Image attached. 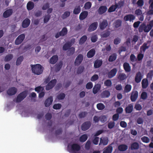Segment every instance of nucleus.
<instances>
[{
  "label": "nucleus",
  "mask_w": 153,
  "mask_h": 153,
  "mask_svg": "<svg viewBox=\"0 0 153 153\" xmlns=\"http://www.w3.org/2000/svg\"><path fill=\"white\" fill-rule=\"evenodd\" d=\"M123 68L126 72H129L131 70V68L128 63L125 62L123 64Z\"/></svg>",
  "instance_id": "obj_26"
},
{
  "label": "nucleus",
  "mask_w": 153,
  "mask_h": 153,
  "mask_svg": "<svg viewBox=\"0 0 153 153\" xmlns=\"http://www.w3.org/2000/svg\"><path fill=\"white\" fill-rule=\"evenodd\" d=\"M98 23L97 22L91 24L88 28V31L89 32L93 31L95 30L97 27Z\"/></svg>",
  "instance_id": "obj_15"
},
{
  "label": "nucleus",
  "mask_w": 153,
  "mask_h": 153,
  "mask_svg": "<svg viewBox=\"0 0 153 153\" xmlns=\"http://www.w3.org/2000/svg\"><path fill=\"white\" fill-rule=\"evenodd\" d=\"M140 97L143 100L146 99L147 97V93L146 92H143L141 94Z\"/></svg>",
  "instance_id": "obj_61"
},
{
  "label": "nucleus",
  "mask_w": 153,
  "mask_h": 153,
  "mask_svg": "<svg viewBox=\"0 0 153 153\" xmlns=\"http://www.w3.org/2000/svg\"><path fill=\"white\" fill-rule=\"evenodd\" d=\"M104 84L105 86L109 87L111 85L112 82L110 80L108 79L105 81L104 82Z\"/></svg>",
  "instance_id": "obj_54"
},
{
  "label": "nucleus",
  "mask_w": 153,
  "mask_h": 153,
  "mask_svg": "<svg viewBox=\"0 0 153 153\" xmlns=\"http://www.w3.org/2000/svg\"><path fill=\"white\" fill-rule=\"evenodd\" d=\"M27 92L26 91H24L20 93L17 96L16 101L17 102H20L27 96Z\"/></svg>",
  "instance_id": "obj_4"
},
{
  "label": "nucleus",
  "mask_w": 153,
  "mask_h": 153,
  "mask_svg": "<svg viewBox=\"0 0 153 153\" xmlns=\"http://www.w3.org/2000/svg\"><path fill=\"white\" fill-rule=\"evenodd\" d=\"M108 140L107 138H103L102 139L101 137L100 138V141L99 145H100L102 144L103 145H106L108 144Z\"/></svg>",
  "instance_id": "obj_27"
},
{
  "label": "nucleus",
  "mask_w": 153,
  "mask_h": 153,
  "mask_svg": "<svg viewBox=\"0 0 153 153\" xmlns=\"http://www.w3.org/2000/svg\"><path fill=\"white\" fill-rule=\"evenodd\" d=\"M135 16L132 14H129L125 16L124 17V20L126 21H129L133 22L135 19Z\"/></svg>",
  "instance_id": "obj_9"
},
{
  "label": "nucleus",
  "mask_w": 153,
  "mask_h": 153,
  "mask_svg": "<svg viewBox=\"0 0 153 153\" xmlns=\"http://www.w3.org/2000/svg\"><path fill=\"white\" fill-rule=\"evenodd\" d=\"M121 21L120 20L118 19L114 22V25L116 27H118L121 26Z\"/></svg>",
  "instance_id": "obj_56"
},
{
  "label": "nucleus",
  "mask_w": 153,
  "mask_h": 153,
  "mask_svg": "<svg viewBox=\"0 0 153 153\" xmlns=\"http://www.w3.org/2000/svg\"><path fill=\"white\" fill-rule=\"evenodd\" d=\"M112 150V147L109 145L104 149L103 153H111Z\"/></svg>",
  "instance_id": "obj_30"
},
{
  "label": "nucleus",
  "mask_w": 153,
  "mask_h": 153,
  "mask_svg": "<svg viewBox=\"0 0 153 153\" xmlns=\"http://www.w3.org/2000/svg\"><path fill=\"white\" fill-rule=\"evenodd\" d=\"M142 88L143 89L146 88L149 85L148 80L146 79H143L141 82Z\"/></svg>",
  "instance_id": "obj_25"
},
{
  "label": "nucleus",
  "mask_w": 153,
  "mask_h": 153,
  "mask_svg": "<svg viewBox=\"0 0 153 153\" xmlns=\"http://www.w3.org/2000/svg\"><path fill=\"white\" fill-rule=\"evenodd\" d=\"M107 8L106 6H101L98 9V12L100 14H102L107 11Z\"/></svg>",
  "instance_id": "obj_28"
},
{
  "label": "nucleus",
  "mask_w": 153,
  "mask_h": 153,
  "mask_svg": "<svg viewBox=\"0 0 153 153\" xmlns=\"http://www.w3.org/2000/svg\"><path fill=\"white\" fill-rule=\"evenodd\" d=\"M100 89V86L97 84L95 85L93 89V92L94 94H96Z\"/></svg>",
  "instance_id": "obj_35"
},
{
  "label": "nucleus",
  "mask_w": 153,
  "mask_h": 153,
  "mask_svg": "<svg viewBox=\"0 0 153 153\" xmlns=\"http://www.w3.org/2000/svg\"><path fill=\"white\" fill-rule=\"evenodd\" d=\"M110 34V32L109 31H105L104 33L101 35V36L103 38H106Z\"/></svg>",
  "instance_id": "obj_55"
},
{
  "label": "nucleus",
  "mask_w": 153,
  "mask_h": 153,
  "mask_svg": "<svg viewBox=\"0 0 153 153\" xmlns=\"http://www.w3.org/2000/svg\"><path fill=\"white\" fill-rule=\"evenodd\" d=\"M87 39V36L86 35H84L82 36L79 40V44L80 45L83 44L86 41Z\"/></svg>",
  "instance_id": "obj_40"
},
{
  "label": "nucleus",
  "mask_w": 153,
  "mask_h": 153,
  "mask_svg": "<svg viewBox=\"0 0 153 153\" xmlns=\"http://www.w3.org/2000/svg\"><path fill=\"white\" fill-rule=\"evenodd\" d=\"M95 54V51L94 49H92L90 50L87 53V57L88 58H91L93 57Z\"/></svg>",
  "instance_id": "obj_22"
},
{
  "label": "nucleus",
  "mask_w": 153,
  "mask_h": 153,
  "mask_svg": "<svg viewBox=\"0 0 153 153\" xmlns=\"http://www.w3.org/2000/svg\"><path fill=\"white\" fill-rule=\"evenodd\" d=\"M81 11V8L80 6L75 7L73 11V13L75 14L79 13Z\"/></svg>",
  "instance_id": "obj_46"
},
{
  "label": "nucleus",
  "mask_w": 153,
  "mask_h": 153,
  "mask_svg": "<svg viewBox=\"0 0 153 153\" xmlns=\"http://www.w3.org/2000/svg\"><path fill=\"white\" fill-rule=\"evenodd\" d=\"M17 91V89L14 87L10 88L7 91V94L9 96H12L15 94Z\"/></svg>",
  "instance_id": "obj_12"
},
{
  "label": "nucleus",
  "mask_w": 153,
  "mask_h": 153,
  "mask_svg": "<svg viewBox=\"0 0 153 153\" xmlns=\"http://www.w3.org/2000/svg\"><path fill=\"white\" fill-rule=\"evenodd\" d=\"M63 63L62 61H60L58 64H56L55 66V70L56 71H59L62 67Z\"/></svg>",
  "instance_id": "obj_38"
},
{
  "label": "nucleus",
  "mask_w": 153,
  "mask_h": 153,
  "mask_svg": "<svg viewBox=\"0 0 153 153\" xmlns=\"http://www.w3.org/2000/svg\"><path fill=\"white\" fill-rule=\"evenodd\" d=\"M62 107V105L61 104L58 103L54 104L53 107V109L57 110L60 109Z\"/></svg>",
  "instance_id": "obj_59"
},
{
  "label": "nucleus",
  "mask_w": 153,
  "mask_h": 153,
  "mask_svg": "<svg viewBox=\"0 0 153 153\" xmlns=\"http://www.w3.org/2000/svg\"><path fill=\"white\" fill-rule=\"evenodd\" d=\"M88 114V112L86 111L82 112L79 114V117L80 118L85 117Z\"/></svg>",
  "instance_id": "obj_57"
},
{
  "label": "nucleus",
  "mask_w": 153,
  "mask_h": 153,
  "mask_svg": "<svg viewBox=\"0 0 153 153\" xmlns=\"http://www.w3.org/2000/svg\"><path fill=\"white\" fill-rule=\"evenodd\" d=\"M50 7V4L48 3H47L44 4L42 7V9L43 10H45L48 8Z\"/></svg>",
  "instance_id": "obj_63"
},
{
  "label": "nucleus",
  "mask_w": 153,
  "mask_h": 153,
  "mask_svg": "<svg viewBox=\"0 0 153 153\" xmlns=\"http://www.w3.org/2000/svg\"><path fill=\"white\" fill-rule=\"evenodd\" d=\"M72 46L71 42H68L65 43L63 46L62 48L64 51H66L70 48Z\"/></svg>",
  "instance_id": "obj_36"
},
{
  "label": "nucleus",
  "mask_w": 153,
  "mask_h": 153,
  "mask_svg": "<svg viewBox=\"0 0 153 153\" xmlns=\"http://www.w3.org/2000/svg\"><path fill=\"white\" fill-rule=\"evenodd\" d=\"M23 59V57L22 56H20L17 59L16 62V65H20Z\"/></svg>",
  "instance_id": "obj_48"
},
{
  "label": "nucleus",
  "mask_w": 153,
  "mask_h": 153,
  "mask_svg": "<svg viewBox=\"0 0 153 153\" xmlns=\"http://www.w3.org/2000/svg\"><path fill=\"white\" fill-rule=\"evenodd\" d=\"M97 107L99 110H102L105 108V106L102 103H99L97 104Z\"/></svg>",
  "instance_id": "obj_51"
},
{
  "label": "nucleus",
  "mask_w": 153,
  "mask_h": 153,
  "mask_svg": "<svg viewBox=\"0 0 153 153\" xmlns=\"http://www.w3.org/2000/svg\"><path fill=\"white\" fill-rule=\"evenodd\" d=\"M127 78L126 75L124 73H120L118 77V78L120 80H123Z\"/></svg>",
  "instance_id": "obj_43"
},
{
  "label": "nucleus",
  "mask_w": 153,
  "mask_h": 153,
  "mask_svg": "<svg viewBox=\"0 0 153 153\" xmlns=\"http://www.w3.org/2000/svg\"><path fill=\"white\" fill-rule=\"evenodd\" d=\"M53 99V97L51 96L47 99L45 102V107H48L52 103Z\"/></svg>",
  "instance_id": "obj_18"
},
{
  "label": "nucleus",
  "mask_w": 153,
  "mask_h": 153,
  "mask_svg": "<svg viewBox=\"0 0 153 153\" xmlns=\"http://www.w3.org/2000/svg\"><path fill=\"white\" fill-rule=\"evenodd\" d=\"M92 4L90 2H86L84 5V7L85 10H88L90 9L91 6Z\"/></svg>",
  "instance_id": "obj_49"
},
{
  "label": "nucleus",
  "mask_w": 153,
  "mask_h": 153,
  "mask_svg": "<svg viewBox=\"0 0 153 153\" xmlns=\"http://www.w3.org/2000/svg\"><path fill=\"white\" fill-rule=\"evenodd\" d=\"M153 27V20L150 21L149 24L147 25L143 23L141 24L139 28V31L140 32H142L143 31L145 32L148 33L149 32Z\"/></svg>",
  "instance_id": "obj_1"
},
{
  "label": "nucleus",
  "mask_w": 153,
  "mask_h": 153,
  "mask_svg": "<svg viewBox=\"0 0 153 153\" xmlns=\"http://www.w3.org/2000/svg\"><path fill=\"white\" fill-rule=\"evenodd\" d=\"M93 84L91 82H89L87 83L86 88L88 89H90L92 88Z\"/></svg>",
  "instance_id": "obj_60"
},
{
  "label": "nucleus",
  "mask_w": 153,
  "mask_h": 153,
  "mask_svg": "<svg viewBox=\"0 0 153 153\" xmlns=\"http://www.w3.org/2000/svg\"><path fill=\"white\" fill-rule=\"evenodd\" d=\"M85 68L83 66H79L77 69V73L78 74H81L84 70Z\"/></svg>",
  "instance_id": "obj_47"
},
{
  "label": "nucleus",
  "mask_w": 153,
  "mask_h": 153,
  "mask_svg": "<svg viewBox=\"0 0 153 153\" xmlns=\"http://www.w3.org/2000/svg\"><path fill=\"white\" fill-rule=\"evenodd\" d=\"M128 146L125 144H121L118 146V149L120 151H125L127 149Z\"/></svg>",
  "instance_id": "obj_32"
},
{
  "label": "nucleus",
  "mask_w": 153,
  "mask_h": 153,
  "mask_svg": "<svg viewBox=\"0 0 153 153\" xmlns=\"http://www.w3.org/2000/svg\"><path fill=\"white\" fill-rule=\"evenodd\" d=\"M75 52V48L72 47L69 49L68 50L67 52V54L68 56H70L72 55Z\"/></svg>",
  "instance_id": "obj_39"
},
{
  "label": "nucleus",
  "mask_w": 153,
  "mask_h": 153,
  "mask_svg": "<svg viewBox=\"0 0 153 153\" xmlns=\"http://www.w3.org/2000/svg\"><path fill=\"white\" fill-rule=\"evenodd\" d=\"M31 67L33 73L34 74L39 75L43 72V68L42 66L39 64L36 65H31Z\"/></svg>",
  "instance_id": "obj_2"
},
{
  "label": "nucleus",
  "mask_w": 153,
  "mask_h": 153,
  "mask_svg": "<svg viewBox=\"0 0 153 153\" xmlns=\"http://www.w3.org/2000/svg\"><path fill=\"white\" fill-rule=\"evenodd\" d=\"M102 63V62L101 60L97 59L95 61L94 67L95 68H99L101 66Z\"/></svg>",
  "instance_id": "obj_24"
},
{
  "label": "nucleus",
  "mask_w": 153,
  "mask_h": 153,
  "mask_svg": "<svg viewBox=\"0 0 153 153\" xmlns=\"http://www.w3.org/2000/svg\"><path fill=\"white\" fill-rule=\"evenodd\" d=\"M34 6V3L31 1H29L27 4V8L28 10H30L33 9Z\"/></svg>",
  "instance_id": "obj_31"
},
{
  "label": "nucleus",
  "mask_w": 153,
  "mask_h": 153,
  "mask_svg": "<svg viewBox=\"0 0 153 153\" xmlns=\"http://www.w3.org/2000/svg\"><path fill=\"white\" fill-rule=\"evenodd\" d=\"M13 13V10L9 9L6 10L3 13V17L4 18H7L11 15Z\"/></svg>",
  "instance_id": "obj_11"
},
{
  "label": "nucleus",
  "mask_w": 153,
  "mask_h": 153,
  "mask_svg": "<svg viewBox=\"0 0 153 153\" xmlns=\"http://www.w3.org/2000/svg\"><path fill=\"white\" fill-rule=\"evenodd\" d=\"M56 83V80L55 79L52 80L46 86V89L47 90H49L53 88L55 85Z\"/></svg>",
  "instance_id": "obj_6"
},
{
  "label": "nucleus",
  "mask_w": 153,
  "mask_h": 153,
  "mask_svg": "<svg viewBox=\"0 0 153 153\" xmlns=\"http://www.w3.org/2000/svg\"><path fill=\"white\" fill-rule=\"evenodd\" d=\"M58 59V57L57 55H54L50 59V62L51 64H55L57 62Z\"/></svg>",
  "instance_id": "obj_29"
},
{
  "label": "nucleus",
  "mask_w": 153,
  "mask_h": 153,
  "mask_svg": "<svg viewBox=\"0 0 153 153\" xmlns=\"http://www.w3.org/2000/svg\"><path fill=\"white\" fill-rule=\"evenodd\" d=\"M70 146L71 149L69 151L70 153H78L81 149L80 145L76 143H73Z\"/></svg>",
  "instance_id": "obj_3"
},
{
  "label": "nucleus",
  "mask_w": 153,
  "mask_h": 153,
  "mask_svg": "<svg viewBox=\"0 0 153 153\" xmlns=\"http://www.w3.org/2000/svg\"><path fill=\"white\" fill-rule=\"evenodd\" d=\"M30 21L29 19L27 18H26L22 22V27L24 28L27 27L30 25Z\"/></svg>",
  "instance_id": "obj_17"
},
{
  "label": "nucleus",
  "mask_w": 153,
  "mask_h": 153,
  "mask_svg": "<svg viewBox=\"0 0 153 153\" xmlns=\"http://www.w3.org/2000/svg\"><path fill=\"white\" fill-rule=\"evenodd\" d=\"M108 25L107 21L106 19H104L100 23L99 27L101 30H103L105 28L108 26Z\"/></svg>",
  "instance_id": "obj_14"
},
{
  "label": "nucleus",
  "mask_w": 153,
  "mask_h": 153,
  "mask_svg": "<svg viewBox=\"0 0 153 153\" xmlns=\"http://www.w3.org/2000/svg\"><path fill=\"white\" fill-rule=\"evenodd\" d=\"M88 14V12L86 11L82 12L79 16V19L81 20L84 19L87 16Z\"/></svg>",
  "instance_id": "obj_20"
},
{
  "label": "nucleus",
  "mask_w": 153,
  "mask_h": 153,
  "mask_svg": "<svg viewBox=\"0 0 153 153\" xmlns=\"http://www.w3.org/2000/svg\"><path fill=\"white\" fill-rule=\"evenodd\" d=\"M60 35L62 36H64L66 35L68 33V30L67 28L66 27H63L61 31L59 32Z\"/></svg>",
  "instance_id": "obj_34"
},
{
  "label": "nucleus",
  "mask_w": 153,
  "mask_h": 153,
  "mask_svg": "<svg viewBox=\"0 0 153 153\" xmlns=\"http://www.w3.org/2000/svg\"><path fill=\"white\" fill-rule=\"evenodd\" d=\"M117 73V69L114 68L111 70L108 74V76L109 78H111L116 75Z\"/></svg>",
  "instance_id": "obj_13"
},
{
  "label": "nucleus",
  "mask_w": 153,
  "mask_h": 153,
  "mask_svg": "<svg viewBox=\"0 0 153 153\" xmlns=\"http://www.w3.org/2000/svg\"><path fill=\"white\" fill-rule=\"evenodd\" d=\"M133 110V105L132 104H128L125 108L126 113L130 114L132 112Z\"/></svg>",
  "instance_id": "obj_21"
},
{
  "label": "nucleus",
  "mask_w": 153,
  "mask_h": 153,
  "mask_svg": "<svg viewBox=\"0 0 153 153\" xmlns=\"http://www.w3.org/2000/svg\"><path fill=\"white\" fill-rule=\"evenodd\" d=\"M88 138V136L86 134L82 135L79 138V141L81 142H83L86 141Z\"/></svg>",
  "instance_id": "obj_41"
},
{
  "label": "nucleus",
  "mask_w": 153,
  "mask_h": 153,
  "mask_svg": "<svg viewBox=\"0 0 153 153\" xmlns=\"http://www.w3.org/2000/svg\"><path fill=\"white\" fill-rule=\"evenodd\" d=\"M51 16L48 14L45 15L44 19V23H46L49 21L51 18Z\"/></svg>",
  "instance_id": "obj_58"
},
{
  "label": "nucleus",
  "mask_w": 153,
  "mask_h": 153,
  "mask_svg": "<svg viewBox=\"0 0 153 153\" xmlns=\"http://www.w3.org/2000/svg\"><path fill=\"white\" fill-rule=\"evenodd\" d=\"M70 13L69 11H65L62 15V19H65L68 17L70 15Z\"/></svg>",
  "instance_id": "obj_53"
},
{
  "label": "nucleus",
  "mask_w": 153,
  "mask_h": 153,
  "mask_svg": "<svg viewBox=\"0 0 153 153\" xmlns=\"http://www.w3.org/2000/svg\"><path fill=\"white\" fill-rule=\"evenodd\" d=\"M91 123L90 121H86L82 125L81 128L82 130L85 131L88 130L90 127Z\"/></svg>",
  "instance_id": "obj_10"
},
{
  "label": "nucleus",
  "mask_w": 153,
  "mask_h": 153,
  "mask_svg": "<svg viewBox=\"0 0 153 153\" xmlns=\"http://www.w3.org/2000/svg\"><path fill=\"white\" fill-rule=\"evenodd\" d=\"M98 78V76L97 75L95 74L91 77V80L92 82H94L97 80Z\"/></svg>",
  "instance_id": "obj_64"
},
{
  "label": "nucleus",
  "mask_w": 153,
  "mask_h": 153,
  "mask_svg": "<svg viewBox=\"0 0 153 153\" xmlns=\"http://www.w3.org/2000/svg\"><path fill=\"white\" fill-rule=\"evenodd\" d=\"M25 37V36L24 34H22L19 36L15 41V44L18 45L21 44L24 40Z\"/></svg>",
  "instance_id": "obj_7"
},
{
  "label": "nucleus",
  "mask_w": 153,
  "mask_h": 153,
  "mask_svg": "<svg viewBox=\"0 0 153 153\" xmlns=\"http://www.w3.org/2000/svg\"><path fill=\"white\" fill-rule=\"evenodd\" d=\"M65 97V94L64 93H61L59 94L57 96V98L59 100H62L64 99Z\"/></svg>",
  "instance_id": "obj_50"
},
{
  "label": "nucleus",
  "mask_w": 153,
  "mask_h": 153,
  "mask_svg": "<svg viewBox=\"0 0 153 153\" xmlns=\"http://www.w3.org/2000/svg\"><path fill=\"white\" fill-rule=\"evenodd\" d=\"M149 47V45H148V42L144 43L140 48V51L141 52H143L144 53L146 50L148 49Z\"/></svg>",
  "instance_id": "obj_16"
},
{
  "label": "nucleus",
  "mask_w": 153,
  "mask_h": 153,
  "mask_svg": "<svg viewBox=\"0 0 153 153\" xmlns=\"http://www.w3.org/2000/svg\"><path fill=\"white\" fill-rule=\"evenodd\" d=\"M13 57V55L11 54L7 55L5 57L4 61L5 62H8L12 59Z\"/></svg>",
  "instance_id": "obj_42"
},
{
  "label": "nucleus",
  "mask_w": 153,
  "mask_h": 153,
  "mask_svg": "<svg viewBox=\"0 0 153 153\" xmlns=\"http://www.w3.org/2000/svg\"><path fill=\"white\" fill-rule=\"evenodd\" d=\"M142 74L139 71L136 73L135 77V80L136 82H140L142 79Z\"/></svg>",
  "instance_id": "obj_19"
},
{
  "label": "nucleus",
  "mask_w": 153,
  "mask_h": 153,
  "mask_svg": "<svg viewBox=\"0 0 153 153\" xmlns=\"http://www.w3.org/2000/svg\"><path fill=\"white\" fill-rule=\"evenodd\" d=\"M131 86L130 84L126 85L124 88V91L126 93H128L131 89Z\"/></svg>",
  "instance_id": "obj_44"
},
{
  "label": "nucleus",
  "mask_w": 153,
  "mask_h": 153,
  "mask_svg": "<svg viewBox=\"0 0 153 153\" xmlns=\"http://www.w3.org/2000/svg\"><path fill=\"white\" fill-rule=\"evenodd\" d=\"M83 59V56L81 54L78 55L76 58L75 62L74 64L75 66H78L80 65Z\"/></svg>",
  "instance_id": "obj_5"
},
{
  "label": "nucleus",
  "mask_w": 153,
  "mask_h": 153,
  "mask_svg": "<svg viewBox=\"0 0 153 153\" xmlns=\"http://www.w3.org/2000/svg\"><path fill=\"white\" fill-rule=\"evenodd\" d=\"M115 123L114 122H110L109 123L108 125V128L109 129H112L115 126Z\"/></svg>",
  "instance_id": "obj_62"
},
{
  "label": "nucleus",
  "mask_w": 153,
  "mask_h": 153,
  "mask_svg": "<svg viewBox=\"0 0 153 153\" xmlns=\"http://www.w3.org/2000/svg\"><path fill=\"white\" fill-rule=\"evenodd\" d=\"M141 140L143 142L146 143H149L150 141L149 138L146 136H143L141 137Z\"/></svg>",
  "instance_id": "obj_52"
},
{
  "label": "nucleus",
  "mask_w": 153,
  "mask_h": 153,
  "mask_svg": "<svg viewBox=\"0 0 153 153\" xmlns=\"http://www.w3.org/2000/svg\"><path fill=\"white\" fill-rule=\"evenodd\" d=\"M138 95V92L137 91H133L131 93L130 99L132 102H134L137 100Z\"/></svg>",
  "instance_id": "obj_8"
},
{
  "label": "nucleus",
  "mask_w": 153,
  "mask_h": 153,
  "mask_svg": "<svg viewBox=\"0 0 153 153\" xmlns=\"http://www.w3.org/2000/svg\"><path fill=\"white\" fill-rule=\"evenodd\" d=\"M118 8V5L116 4L115 5H112L108 9V11L109 13H111L114 11Z\"/></svg>",
  "instance_id": "obj_33"
},
{
  "label": "nucleus",
  "mask_w": 153,
  "mask_h": 153,
  "mask_svg": "<svg viewBox=\"0 0 153 153\" xmlns=\"http://www.w3.org/2000/svg\"><path fill=\"white\" fill-rule=\"evenodd\" d=\"M116 58V55L115 54H114L109 56L108 60L109 62H112L115 60Z\"/></svg>",
  "instance_id": "obj_45"
},
{
  "label": "nucleus",
  "mask_w": 153,
  "mask_h": 153,
  "mask_svg": "<svg viewBox=\"0 0 153 153\" xmlns=\"http://www.w3.org/2000/svg\"><path fill=\"white\" fill-rule=\"evenodd\" d=\"M139 144L137 142H134L131 145V149L133 150L137 149L139 148Z\"/></svg>",
  "instance_id": "obj_37"
},
{
  "label": "nucleus",
  "mask_w": 153,
  "mask_h": 153,
  "mask_svg": "<svg viewBox=\"0 0 153 153\" xmlns=\"http://www.w3.org/2000/svg\"><path fill=\"white\" fill-rule=\"evenodd\" d=\"M110 95V92L107 90L103 91L100 94L101 97L102 98H107Z\"/></svg>",
  "instance_id": "obj_23"
}]
</instances>
